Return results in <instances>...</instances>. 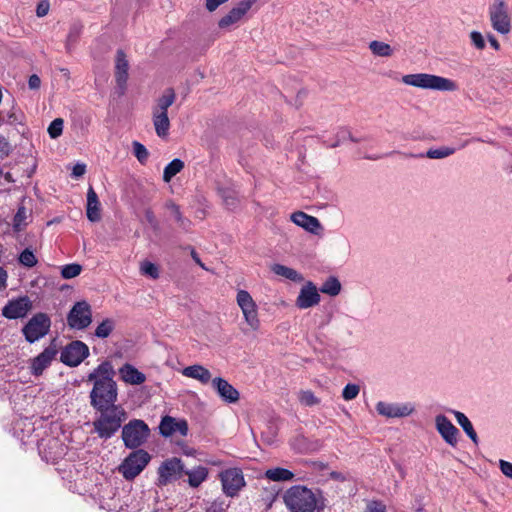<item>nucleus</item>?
I'll list each match as a JSON object with an SVG mask.
<instances>
[{
  "label": "nucleus",
  "mask_w": 512,
  "mask_h": 512,
  "mask_svg": "<svg viewBox=\"0 0 512 512\" xmlns=\"http://www.w3.org/2000/svg\"><path fill=\"white\" fill-rule=\"evenodd\" d=\"M86 165L85 164H76L72 169V176L75 178L81 177L85 174Z\"/></svg>",
  "instance_id": "nucleus-54"
},
{
  "label": "nucleus",
  "mask_w": 512,
  "mask_h": 512,
  "mask_svg": "<svg viewBox=\"0 0 512 512\" xmlns=\"http://www.w3.org/2000/svg\"><path fill=\"white\" fill-rule=\"evenodd\" d=\"M32 309V302L27 296L10 300L2 309V315L8 319L25 317Z\"/></svg>",
  "instance_id": "nucleus-16"
},
{
  "label": "nucleus",
  "mask_w": 512,
  "mask_h": 512,
  "mask_svg": "<svg viewBox=\"0 0 512 512\" xmlns=\"http://www.w3.org/2000/svg\"><path fill=\"white\" fill-rule=\"evenodd\" d=\"M220 194L222 200L228 209H235L238 205V196L234 190L221 189Z\"/></svg>",
  "instance_id": "nucleus-38"
},
{
  "label": "nucleus",
  "mask_w": 512,
  "mask_h": 512,
  "mask_svg": "<svg viewBox=\"0 0 512 512\" xmlns=\"http://www.w3.org/2000/svg\"><path fill=\"white\" fill-rule=\"evenodd\" d=\"M99 416L93 421L94 432L101 439L111 438L126 420L127 414L120 405H112L95 409Z\"/></svg>",
  "instance_id": "nucleus-3"
},
{
  "label": "nucleus",
  "mask_w": 512,
  "mask_h": 512,
  "mask_svg": "<svg viewBox=\"0 0 512 512\" xmlns=\"http://www.w3.org/2000/svg\"><path fill=\"white\" fill-rule=\"evenodd\" d=\"M145 217H146V220L152 224V225H156L157 222H156V218H155V215L153 213V211L151 210H146L145 212Z\"/></svg>",
  "instance_id": "nucleus-58"
},
{
  "label": "nucleus",
  "mask_w": 512,
  "mask_h": 512,
  "mask_svg": "<svg viewBox=\"0 0 512 512\" xmlns=\"http://www.w3.org/2000/svg\"><path fill=\"white\" fill-rule=\"evenodd\" d=\"M402 82L409 86L428 90L455 91L457 89V84L451 79L427 73L404 75Z\"/></svg>",
  "instance_id": "nucleus-4"
},
{
  "label": "nucleus",
  "mask_w": 512,
  "mask_h": 512,
  "mask_svg": "<svg viewBox=\"0 0 512 512\" xmlns=\"http://www.w3.org/2000/svg\"><path fill=\"white\" fill-rule=\"evenodd\" d=\"M140 270L142 274L148 275L153 279H157L159 277L157 266L149 261L143 262L141 264Z\"/></svg>",
  "instance_id": "nucleus-49"
},
{
  "label": "nucleus",
  "mask_w": 512,
  "mask_h": 512,
  "mask_svg": "<svg viewBox=\"0 0 512 512\" xmlns=\"http://www.w3.org/2000/svg\"><path fill=\"white\" fill-rule=\"evenodd\" d=\"M115 327L112 319L103 320L95 329V335L98 338H107Z\"/></svg>",
  "instance_id": "nucleus-39"
},
{
  "label": "nucleus",
  "mask_w": 512,
  "mask_h": 512,
  "mask_svg": "<svg viewBox=\"0 0 512 512\" xmlns=\"http://www.w3.org/2000/svg\"><path fill=\"white\" fill-rule=\"evenodd\" d=\"M152 122L156 135L162 139L167 138L170 129L168 114L152 112Z\"/></svg>",
  "instance_id": "nucleus-29"
},
{
  "label": "nucleus",
  "mask_w": 512,
  "mask_h": 512,
  "mask_svg": "<svg viewBox=\"0 0 512 512\" xmlns=\"http://www.w3.org/2000/svg\"><path fill=\"white\" fill-rule=\"evenodd\" d=\"M488 41L490 43V45L495 49V50H499L500 49V44L498 42V40L491 34H489L488 36Z\"/></svg>",
  "instance_id": "nucleus-59"
},
{
  "label": "nucleus",
  "mask_w": 512,
  "mask_h": 512,
  "mask_svg": "<svg viewBox=\"0 0 512 512\" xmlns=\"http://www.w3.org/2000/svg\"><path fill=\"white\" fill-rule=\"evenodd\" d=\"M489 16L494 30L501 34H508L511 30V21L504 0H495L490 6Z\"/></svg>",
  "instance_id": "nucleus-9"
},
{
  "label": "nucleus",
  "mask_w": 512,
  "mask_h": 512,
  "mask_svg": "<svg viewBox=\"0 0 512 512\" xmlns=\"http://www.w3.org/2000/svg\"><path fill=\"white\" fill-rule=\"evenodd\" d=\"M18 260L21 265L28 268L34 267L38 262L36 256L30 248L24 249L20 253Z\"/></svg>",
  "instance_id": "nucleus-40"
},
{
  "label": "nucleus",
  "mask_w": 512,
  "mask_h": 512,
  "mask_svg": "<svg viewBox=\"0 0 512 512\" xmlns=\"http://www.w3.org/2000/svg\"><path fill=\"white\" fill-rule=\"evenodd\" d=\"M119 375L121 380L130 385H140L146 381L145 374L129 363L119 369Z\"/></svg>",
  "instance_id": "nucleus-24"
},
{
  "label": "nucleus",
  "mask_w": 512,
  "mask_h": 512,
  "mask_svg": "<svg viewBox=\"0 0 512 512\" xmlns=\"http://www.w3.org/2000/svg\"><path fill=\"white\" fill-rule=\"evenodd\" d=\"M184 465L179 458H171L162 463L158 469V481L161 485H166L179 479L183 474Z\"/></svg>",
  "instance_id": "nucleus-15"
},
{
  "label": "nucleus",
  "mask_w": 512,
  "mask_h": 512,
  "mask_svg": "<svg viewBox=\"0 0 512 512\" xmlns=\"http://www.w3.org/2000/svg\"><path fill=\"white\" fill-rule=\"evenodd\" d=\"M226 504L223 500H215L206 508V512H224Z\"/></svg>",
  "instance_id": "nucleus-51"
},
{
  "label": "nucleus",
  "mask_w": 512,
  "mask_h": 512,
  "mask_svg": "<svg viewBox=\"0 0 512 512\" xmlns=\"http://www.w3.org/2000/svg\"><path fill=\"white\" fill-rule=\"evenodd\" d=\"M360 392V387L357 384L349 383L347 384L343 391H342V397L346 401H350L355 399Z\"/></svg>",
  "instance_id": "nucleus-47"
},
{
  "label": "nucleus",
  "mask_w": 512,
  "mask_h": 512,
  "mask_svg": "<svg viewBox=\"0 0 512 512\" xmlns=\"http://www.w3.org/2000/svg\"><path fill=\"white\" fill-rule=\"evenodd\" d=\"M28 85L30 89H38L41 85V80L36 74H33L29 77Z\"/></svg>",
  "instance_id": "nucleus-56"
},
{
  "label": "nucleus",
  "mask_w": 512,
  "mask_h": 512,
  "mask_svg": "<svg viewBox=\"0 0 512 512\" xmlns=\"http://www.w3.org/2000/svg\"><path fill=\"white\" fill-rule=\"evenodd\" d=\"M166 208L170 211L172 217L177 222L178 226L183 230H188L191 225V221L185 218L177 204L172 201L166 203Z\"/></svg>",
  "instance_id": "nucleus-34"
},
{
  "label": "nucleus",
  "mask_w": 512,
  "mask_h": 512,
  "mask_svg": "<svg viewBox=\"0 0 512 512\" xmlns=\"http://www.w3.org/2000/svg\"><path fill=\"white\" fill-rule=\"evenodd\" d=\"M114 376L115 371L109 361L102 362L88 375L87 380L93 383L90 404L94 409L116 405L118 388Z\"/></svg>",
  "instance_id": "nucleus-1"
},
{
  "label": "nucleus",
  "mask_w": 512,
  "mask_h": 512,
  "mask_svg": "<svg viewBox=\"0 0 512 512\" xmlns=\"http://www.w3.org/2000/svg\"><path fill=\"white\" fill-rule=\"evenodd\" d=\"M149 453L138 449L130 453L119 466V472L126 480H132L138 476L149 463Z\"/></svg>",
  "instance_id": "nucleus-6"
},
{
  "label": "nucleus",
  "mask_w": 512,
  "mask_h": 512,
  "mask_svg": "<svg viewBox=\"0 0 512 512\" xmlns=\"http://www.w3.org/2000/svg\"><path fill=\"white\" fill-rule=\"evenodd\" d=\"M92 322L91 306L86 301L76 302L67 316L70 328L82 330Z\"/></svg>",
  "instance_id": "nucleus-10"
},
{
  "label": "nucleus",
  "mask_w": 512,
  "mask_h": 512,
  "mask_svg": "<svg viewBox=\"0 0 512 512\" xmlns=\"http://www.w3.org/2000/svg\"><path fill=\"white\" fill-rule=\"evenodd\" d=\"M150 433L148 425L139 419H134L122 428V440L129 449L140 447L147 440Z\"/></svg>",
  "instance_id": "nucleus-5"
},
{
  "label": "nucleus",
  "mask_w": 512,
  "mask_h": 512,
  "mask_svg": "<svg viewBox=\"0 0 512 512\" xmlns=\"http://www.w3.org/2000/svg\"><path fill=\"white\" fill-rule=\"evenodd\" d=\"M185 474L188 476V483L191 487H198L204 482L208 476V470L206 467L198 466L190 471H186Z\"/></svg>",
  "instance_id": "nucleus-33"
},
{
  "label": "nucleus",
  "mask_w": 512,
  "mask_h": 512,
  "mask_svg": "<svg viewBox=\"0 0 512 512\" xmlns=\"http://www.w3.org/2000/svg\"><path fill=\"white\" fill-rule=\"evenodd\" d=\"M347 139H350L353 142H357L358 140L353 138L351 132L345 128H341L336 134V141L331 144L332 148L339 146L341 143H344Z\"/></svg>",
  "instance_id": "nucleus-48"
},
{
  "label": "nucleus",
  "mask_w": 512,
  "mask_h": 512,
  "mask_svg": "<svg viewBox=\"0 0 512 512\" xmlns=\"http://www.w3.org/2000/svg\"><path fill=\"white\" fill-rule=\"evenodd\" d=\"M290 218L293 223L304 228L310 233H316V231L321 227V224L316 217L308 215L302 211L292 213Z\"/></svg>",
  "instance_id": "nucleus-23"
},
{
  "label": "nucleus",
  "mask_w": 512,
  "mask_h": 512,
  "mask_svg": "<svg viewBox=\"0 0 512 512\" xmlns=\"http://www.w3.org/2000/svg\"><path fill=\"white\" fill-rule=\"evenodd\" d=\"M283 500L289 512H323L326 506L320 491H313L303 485L287 489Z\"/></svg>",
  "instance_id": "nucleus-2"
},
{
  "label": "nucleus",
  "mask_w": 512,
  "mask_h": 512,
  "mask_svg": "<svg viewBox=\"0 0 512 512\" xmlns=\"http://www.w3.org/2000/svg\"><path fill=\"white\" fill-rule=\"evenodd\" d=\"M455 152H456V149L453 147L441 146L439 148L429 149L425 154H419V155L406 154V155L410 156V157H427L429 159H444L446 157L453 155Z\"/></svg>",
  "instance_id": "nucleus-31"
},
{
  "label": "nucleus",
  "mask_w": 512,
  "mask_h": 512,
  "mask_svg": "<svg viewBox=\"0 0 512 512\" xmlns=\"http://www.w3.org/2000/svg\"><path fill=\"white\" fill-rule=\"evenodd\" d=\"M9 154V144L4 137H0V158Z\"/></svg>",
  "instance_id": "nucleus-55"
},
{
  "label": "nucleus",
  "mask_w": 512,
  "mask_h": 512,
  "mask_svg": "<svg viewBox=\"0 0 512 512\" xmlns=\"http://www.w3.org/2000/svg\"><path fill=\"white\" fill-rule=\"evenodd\" d=\"M50 326L51 320L48 315L37 313L23 327L22 332L29 343H34L49 332Z\"/></svg>",
  "instance_id": "nucleus-7"
},
{
  "label": "nucleus",
  "mask_w": 512,
  "mask_h": 512,
  "mask_svg": "<svg viewBox=\"0 0 512 512\" xmlns=\"http://www.w3.org/2000/svg\"><path fill=\"white\" fill-rule=\"evenodd\" d=\"M82 32V26L79 24H73L69 30L66 40V49L68 51L76 44Z\"/></svg>",
  "instance_id": "nucleus-42"
},
{
  "label": "nucleus",
  "mask_w": 512,
  "mask_h": 512,
  "mask_svg": "<svg viewBox=\"0 0 512 512\" xmlns=\"http://www.w3.org/2000/svg\"><path fill=\"white\" fill-rule=\"evenodd\" d=\"M159 431L164 437L172 436L177 432L181 436H186L188 433V423L183 419L177 420L171 416H164L160 422Z\"/></svg>",
  "instance_id": "nucleus-20"
},
{
  "label": "nucleus",
  "mask_w": 512,
  "mask_h": 512,
  "mask_svg": "<svg viewBox=\"0 0 512 512\" xmlns=\"http://www.w3.org/2000/svg\"><path fill=\"white\" fill-rule=\"evenodd\" d=\"M176 94L172 88H167L163 94L156 100L155 106L152 108L154 113L168 114V108L173 105Z\"/></svg>",
  "instance_id": "nucleus-28"
},
{
  "label": "nucleus",
  "mask_w": 512,
  "mask_h": 512,
  "mask_svg": "<svg viewBox=\"0 0 512 512\" xmlns=\"http://www.w3.org/2000/svg\"><path fill=\"white\" fill-rule=\"evenodd\" d=\"M369 49L374 55L380 57H389L393 53V49L389 44L377 40L370 42Z\"/></svg>",
  "instance_id": "nucleus-36"
},
{
  "label": "nucleus",
  "mask_w": 512,
  "mask_h": 512,
  "mask_svg": "<svg viewBox=\"0 0 512 512\" xmlns=\"http://www.w3.org/2000/svg\"><path fill=\"white\" fill-rule=\"evenodd\" d=\"M435 428L448 445L452 447H455L457 445L459 430L445 415H436Z\"/></svg>",
  "instance_id": "nucleus-17"
},
{
  "label": "nucleus",
  "mask_w": 512,
  "mask_h": 512,
  "mask_svg": "<svg viewBox=\"0 0 512 512\" xmlns=\"http://www.w3.org/2000/svg\"><path fill=\"white\" fill-rule=\"evenodd\" d=\"M298 399L301 404L305 406H314L319 404L320 400L310 390H303L299 392Z\"/></svg>",
  "instance_id": "nucleus-45"
},
{
  "label": "nucleus",
  "mask_w": 512,
  "mask_h": 512,
  "mask_svg": "<svg viewBox=\"0 0 512 512\" xmlns=\"http://www.w3.org/2000/svg\"><path fill=\"white\" fill-rule=\"evenodd\" d=\"M27 217L25 207H19L13 219V228L15 231H21L27 225Z\"/></svg>",
  "instance_id": "nucleus-41"
},
{
  "label": "nucleus",
  "mask_w": 512,
  "mask_h": 512,
  "mask_svg": "<svg viewBox=\"0 0 512 512\" xmlns=\"http://www.w3.org/2000/svg\"><path fill=\"white\" fill-rule=\"evenodd\" d=\"M271 271L274 274L281 276L285 279H288L290 281H293L295 283H300L304 280L301 273H299L298 271H296L293 268L287 267L282 264H273L271 266Z\"/></svg>",
  "instance_id": "nucleus-30"
},
{
  "label": "nucleus",
  "mask_w": 512,
  "mask_h": 512,
  "mask_svg": "<svg viewBox=\"0 0 512 512\" xmlns=\"http://www.w3.org/2000/svg\"><path fill=\"white\" fill-rule=\"evenodd\" d=\"M57 355V349L55 346H48L38 356L31 360V374L34 376L42 375L43 371L50 366L52 361Z\"/></svg>",
  "instance_id": "nucleus-19"
},
{
  "label": "nucleus",
  "mask_w": 512,
  "mask_h": 512,
  "mask_svg": "<svg viewBox=\"0 0 512 512\" xmlns=\"http://www.w3.org/2000/svg\"><path fill=\"white\" fill-rule=\"evenodd\" d=\"M129 63L126 54L122 50L116 53L115 80L121 91L123 92L128 79Z\"/></svg>",
  "instance_id": "nucleus-22"
},
{
  "label": "nucleus",
  "mask_w": 512,
  "mask_h": 512,
  "mask_svg": "<svg viewBox=\"0 0 512 512\" xmlns=\"http://www.w3.org/2000/svg\"><path fill=\"white\" fill-rule=\"evenodd\" d=\"M212 387L226 403H236L240 398L238 390L222 377L213 378Z\"/></svg>",
  "instance_id": "nucleus-21"
},
{
  "label": "nucleus",
  "mask_w": 512,
  "mask_h": 512,
  "mask_svg": "<svg viewBox=\"0 0 512 512\" xmlns=\"http://www.w3.org/2000/svg\"><path fill=\"white\" fill-rule=\"evenodd\" d=\"M256 2L257 0H242L238 2L218 21L219 28L228 30L238 24Z\"/></svg>",
  "instance_id": "nucleus-12"
},
{
  "label": "nucleus",
  "mask_w": 512,
  "mask_h": 512,
  "mask_svg": "<svg viewBox=\"0 0 512 512\" xmlns=\"http://www.w3.org/2000/svg\"><path fill=\"white\" fill-rule=\"evenodd\" d=\"M386 507L383 503L378 501H372L367 506L366 512H385Z\"/></svg>",
  "instance_id": "nucleus-52"
},
{
  "label": "nucleus",
  "mask_w": 512,
  "mask_h": 512,
  "mask_svg": "<svg viewBox=\"0 0 512 512\" xmlns=\"http://www.w3.org/2000/svg\"><path fill=\"white\" fill-rule=\"evenodd\" d=\"M82 271V266L80 264L72 263L67 264L61 269V276L64 279H71L78 276Z\"/></svg>",
  "instance_id": "nucleus-44"
},
{
  "label": "nucleus",
  "mask_w": 512,
  "mask_h": 512,
  "mask_svg": "<svg viewBox=\"0 0 512 512\" xmlns=\"http://www.w3.org/2000/svg\"><path fill=\"white\" fill-rule=\"evenodd\" d=\"M89 356V348L82 341H72L66 345L60 354V360L63 364L76 367Z\"/></svg>",
  "instance_id": "nucleus-11"
},
{
  "label": "nucleus",
  "mask_w": 512,
  "mask_h": 512,
  "mask_svg": "<svg viewBox=\"0 0 512 512\" xmlns=\"http://www.w3.org/2000/svg\"><path fill=\"white\" fill-rule=\"evenodd\" d=\"M471 141H478V142H486V143H489V144H494V141L492 140H483L481 138H472L470 140H466L463 144H462V147H465L469 142Z\"/></svg>",
  "instance_id": "nucleus-62"
},
{
  "label": "nucleus",
  "mask_w": 512,
  "mask_h": 512,
  "mask_svg": "<svg viewBox=\"0 0 512 512\" xmlns=\"http://www.w3.org/2000/svg\"><path fill=\"white\" fill-rule=\"evenodd\" d=\"M49 10V4L48 3H40L37 6L36 14L38 17H43L48 13Z\"/></svg>",
  "instance_id": "nucleus-57"
},
{
  "label": "nucleus",
  "mask_w": 512,
  "mask_h": 512,
  "mask_svg": "<svg viewBox=\"0 0 512 512\" xmlns=\"http://www.w3.org/2000/svg\"><path fill=\"white\" fill-rule=\"evenodd\" d=\"M133 154L141 164H145L149 158V151L138 141L132 142Z\"/></svg>",
  "instance_id": "nucleus-43"
},
{
  "label": "nucleus",
  "mask_w": 512,
  "mask_h": 512,
  "mask_svg": "<svg viewBox=\"0 0 512 512\" xmlns=\"http://www.w3.org/2000/svg\"><path fill=\"white\" fill-rule=\"evenodd\" d=\"M375 409L377 413L386 418H403L411 415L415 407L412 403H389L379 401L376 403Z\"/></svg>",
  "instance_id": "nucleus-14"
},
{
  "label": "nucleus",
  "mask_w": 512,
  "mask_h": 512,
  "mask_svg": "<svg viewBox=\"0 0 512 512\" xmlns=\"http://www.w3.org/2000/svg\"><path fill=\"white\" fill-rule=\"evenodd\" d=\"M191 256L192 258L194 259V261L203 269L207 270V268L205 267V265L201 262L198 254L195 252V250H192L191 252Z\"/></svg>",
  "instance_id": "nucleus-61"
},
{
  "label": "nucleus",
  "mask_w": 512,
  "mask_h": 512,
  "mask_svg": "<svg viewBox=\"0 0 512 512\" xmlns=\"http://www.w3.org/2000/svg\"><path fill=\"white\" fill-rule=\"evenodd\" d=\"M455 417L457 423L461 426L463 431L466 433V435L470 438V440L475 444L478 445L479 439L477 436L476 431L474 430V427L471 423V421L468 419V417L457 410H449Z\"/></svg>",
  "instance_id": "nucleus-27"
},
{
  "label": "nucleus",
  "mask_w": 512,
  "mask_h": 512,
  "mask_svg": "<svg viewBox=\"0 0 512 512\" xmlns=\"http://www.w3.org/2000/svg\"><path fill=\"white\" fill-rule=\"evenodd\" d=\"M7 280V272L0 267V288L5 287V283Z\"/></svg>",
  "instance_id": "nucleus-60"
},
{
  "label": "nucleus",
  "mask_w": 512,
  "mask_h": 512,
  "mask_svg": "<svg viewBox=\"0 0 512 512\" xmlns=\"http://www.w3.org/2000/svg\"><path fill=\"white\" fill-rule=\"evenodd\" d=\"M184 168V162L181 159H174L168 163L163 171V181L169 183L172 178L180 173Z\"/></svg>",
  "instance_id": "nucleus-35"
},
{
  "label": "nucleus",
  "mask_w": 512,
  "mask_h": 512,
  "mask_svg": "<svg viewBox=\"0 0 512 512\" xmlns=\"http://www.w3.org/2000/svg\"><path fill=\"white\" fill-rule=\"evenodd\" d=\"M87 218L91 222H97L101 219L100 215V202L98 196L93 189V187H89L87 192V209H86Z\"/></svg>",
  "instance_id": "nucleus-26"
},
{
  "label": "nucleus",
  "mask_w": 512,
  "mask_h": 512,
  "mask_svg": "<svg viewBox=\"0 0 512 512\" xmlns=\"http://www.w3.org/2000/svg\"><path fill=\"white\" fill-rule=\"evenodd\" d=\"M265 477L274 482L291 481L294 478L293 472L288 469L275 467L265 472Z\"/></svg>",
  "instance_id": "nucleus-32"
},
{
  "label": "nucleus",
  "mask_w": 512,
  "mask_h": 512,
  "mask_svg": "<svg viewBox=\"0 0 512 512\" xmlns=\"http://www.w3.org/2000/svg\"><path fill=\"white\" fill-rule=\"evenodd\" d=\"M320 291L329 296H337L341 291V283L336 277H329L321 286Z\"/></svg>",
  "instance_id": "nucleus-37"
},
{
  "label": "nucleus",
  "mask_w": 512,
  "mask_h": 512,
  "mask_svg": "<svg viewBox=\"0 0 512 512\" xmlns=\"http://www.w3.org/2000/svg\"><path fill=\"white\" fill-rule=\"evenodd\" d=\"M236 302L243 313L245 322L252 330H258L260 327V320L258 318L257 305L250 293L246 290H239L237 292Z\"/></svg>",
  "instance_id": "nucleus-8"
},
{
  "label": "nucleus",
  "mask_w": 512,
  "mask_h": 512,
  "mask_svg": "<svg viewBox=\"0 0 512 512\" xmlns=\"http://www.w3.org/2000/svg\"><path fill=\"white\" fill-rule=\"evenodd\" d=\"M472 44L479 50L484 49L485 40L483 35L478 31H472L470 34Z\"/></svg>",
  "instance_id": "nucleus-50"
},
{
  "label": "nucleus",
  "mask_w": 512,
  "mask_h": 512,
  "mask_svg": "<svg viewBox=\"0 0 512 512\" xmlns=\"http://www.w3.org/2000/svg\"><path fill=\"white\" fill-rule=\"evenodd\" d=\"M4 178L7 182H14V179L12 178V175L9 172L4 174Z\"/></svg>",
  "instance_id": "nucleus-63"
},
{
  "label": "nucleus",
  "mask_w": 512,
  "mask_h": 512,
  "mask_svg": "<svg viewBox=\"0 0 512 512\" xmlns=\"http://www.w3.org/2000/svg\"><path fill=\"white\" fill-rule=\"evenodd\" d=\"M365 158L369 160H378L382 158V156H365Z\"/></svg>",
  "instance_id": "nucleus-64"
},
{
  "label": "nucleus",
  "mask_w": 512,
  "mask_h": 512,
  "mask_svg": "<svg viewBox=\"0 0 512 512\" xmlns=\"http://www.w3.org/2000/svg\"><path fill=\"white\" fill-rule=\"evenodd\" d=\"M182 375L198 380L201 384H208L210 381L212 382L211 372L202 365L196 364L185 367L182 370Z\"/></svg>",
  "instance_id": "nucleus-25"
},
{
  "label": "nucleus",
  "mask_w": 512,
  "mask_h": 512,
  "mask_svg": "<svg viewBox=\"0 0 512 512\" xmlns=\"http://www.w3.org/2000/svg\"><path fill=\"white\" fill-rule=\"evenodd\" d=\"M320 294L317 290L315 284L311 281H308L299 292V295L296 299V306L299 309H308L313 306H316L320 302Z\"/></svg>",
  "instance_id": "nucleus-18"
},
{
  "label": "nucleus",
  "mask_w": 512,
  "mask_h": 512,
  "mask_svg": "<svg viewBox=\"0 0 512 512\" xmlns=\"http://www.w3.org/2000/svg\"><path fill=\"white\" fill-rule=\"evenodd\" d=\"M63 125H64L63 119H61V118L54 119L48 127L49 136L52 139L58 138L63 132Z\"/></svg>",
  "instance_id": "nucleus-46"
},
{
  "label": "nucleus",
  "mask_w": 512,
  "mask_h": 512,
  "mask_svg": "<svg viewBox=\"0 0 512 512\" xmlns=\"http://www.w3.org/2000/svg\"><path fill=\"white\" fill-rule=\"evenodd\" d=\"M499 466H500L502 473L505 476L512 478V463L505 461V460H500Z\"/></svg>",
  "instance_id": "nucleus-53"
},
{
  "label": "nucleus",
  "mask_w": 512,
  "mask_h": 512,
  "mask_svg": "<svg viewBox=\"0 0 512 512\" xmlns=\"http://www.w3.org/2000/svg\"><path fill=\"white\" fill-rule=\"evenodd\" d=\"M223 492L230 497L238 494L245 485L243 473L238 468H230L220 473Z\"/></svg>",
  "instance_id": "nucleus-13"
}]
</instances>
